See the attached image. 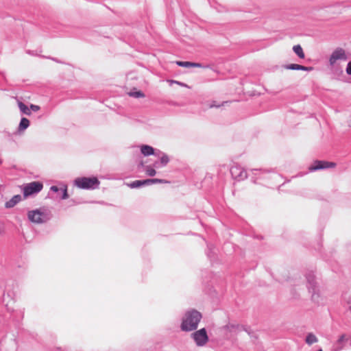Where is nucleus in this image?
Wrapping results in <instances>:
<instances>
[{
	"label": "nucleus",
	"instance_id": "35",
	"mask_svg": "<svg viewBox=\"0 0 351 351\" xmlns=\"http://www.w3.org/2000/svg\"><path fill=\"white\" fill-rule=\"evenodd\" d=\"M348 304L351 306V297H350L347 301Z\"/></svg>",
	"mask_w": 351,
	"mask_h": 351
},
{
	"label": "nucleus",
	"instance_id": "23",
	"mask_svg": "<svg viewBox=\"0 0 351 351\" xmlns=\"http://www.w3.org/2000/svg\"><path fill=\"white\" fill-rule=\"evenodd\" d=\"M145 171L147 175L151 177L154 176L156 173V170L154 168H152L150 166L145 167Z\"/></svg>",
	"mask_w": 351,
	"mask_h": 351
},
{
	"label": "nucleus",
	"instance_id": "1",
	"mask_svg": "<svg viewBox=\"0 0 351 351\" xmlns=\"http://www.w3.org/2000/svg\"><path fill=\"white\" fill-rule=\"evenodd\" d=\"M202 318V315L201 313L195 309L186 311L180 325L181 330L184 332H190L196 330Z\"/></svg>",
	"mask_w": 351,
	"mask_h": 351
},
{
	"label": "nucleus",
	"instance_id": "34",
	"mask_svg": "<svg viewBox=\"0 0 351 351\" xmlns=\"http://www.w3.org/2000/svg\"><path fill=\"white\" fill-rule=\"evenodd\" d=\"M172 82H175V83H176V84H180V85H181V86H186V85H185V84H184L183 83H182V82H177V81H172Z\"/></svg>",
	"mask_w": 351,
	"mask_h": 351
},
{
	"label": "nucleus",
	"instance_id": "31",
	"mask_svg": "<svg viewBox=\"0 0 351 351\" xmlns=\"http://www.w3.org/2000/svg\"><path fill=\"white\" fill-rule=\"evenodd\" d=\"M202 64L199 63L192 62L191 67H202Z\"/></svg>",
	"mask_w": 351,
	"mask_h": 351
},
{
	"label": "nucleus",
	"instance_id": "32",
	"mask_svg": "<svg viewBox=\"0 0 351 351\" xmlns=\"http://www.w3.org/2000/svg\"><path fill=\"white\" fill-rule=\"evenodd\" d=\"M47 58H49V59H51L53 61H55L56 62H58V63H62L61 61L58 60L57 58H51V57H46Z\"/></svg>",
	"mask_w": 351,
	"mask_h": 351
},
{
	"label": "nucleus",
	"instance_id": "33",
	"mask_svg": "<svg viewBox=\"0 0 351 351\" xmlns=\"http://www.w3.org/2000/svg\"><path fill=\"white\" fill-rule=\"evenodd\" d=\"M154 167H156V168H159L160 166V162L158 161H156L154 163Z\"/></svg>",
	"mask_w": 351,
	"mask_h": 351
},
{
	"label": "nucleus",
	"instance_id": "2",
	"mask_svg": "<svg viewBox=\"0 0 351 351\" xmlns=\"http://www.w3.org/2000/svg\"><path fill=\"white\" fill-rule=\"evenodd\" d=\"M51 217V213L44 208L30 210L27 213L28 219L34 223H43L48 221Z\"/></svg>",
	"mask_w": 351,
	"mask_h": 351
},
{
	"label": "nucleus",
	"instance_id": "30",
	"mask_svg": "<svg viewBox=\"0 0 351 351\" xmlns=\"http://www.w3.org/2000/svg\"><path fill=\"white\" fill-rule=\"evenodd\" d=\"M219 106H221V105L217 104H216V101H213V102H212V104L210 105V108H213V107H217V108H218V107H219Z\"/></svg>",
	"mask_w": 351,
	"mask_h": 351
},
{
	"label": "nucleus",
	"instance_id": "36",
	"mask_svg": "<svg viewBox=\"0 0 351 351\" xmlns=\"http://www.w3.org/2000/svg\"><path fill=\"white\" fill-rule=\"evenodd\" d=\"M139 166H140V167H143V166H144V163H143V161H141V162H140Z\"/></svg>",
	"mask_w": 351,
	"mask_h": 351
},
{
	"label": "nucleus",
	"instance_id": "15",
	"mask_svg": "<svg viewBox=\"0 0 351 351\" xmlns=\"http://www.w3.org/2000/svg\"><path fill=\"white\" fill-rule=\"evenodd\" d=\"M318 341V339L317 337L312 332L308 333L305 339V342L308 345H312L314 343H317Z\"/></svg>",
	"mask_w": 351,
	"mask_h": 351
},
{
	"label": "nucleus",
	"instance_id": "10",
	"mask_svg": "<svg viewBox=\"0 0 351 351\" xmlns=\"http://www.w3.org/2000/svg\"><path fill=\"white\" fill-rule=\"evenodd\" d=\"M50 190L57 193L61 199H66L69 197L66 186L59 188L57 186H51Z\"/></svg>",
	"mask_w": 351,
	"mask_h": 351
},
{
	"label": "nucleus",
	"instance_id": "11",
	"mask_svg": "<svg viewBox=\"0 0 351 351\" xmlns=\"http://www.w3.org/2000/svg\"><path fill=\"white\" fill-rule=\"evenodd\" d=\"M141 152L142 154H143L145 156H148L150 155L158 156L159 154L161 153V152L159 150H158V154L156 153L154 151V149L152 146H149L147 145H142L141 148Z\"/></svg>",
	"mask_w": 351,
	"mask_h": 351
},
{
	"label": "nucleus",
	"instance_id": "4",
	"mask_svg": "<svg viewBox=\"0 0 351 351\" xmlns=\"http://www.w3.org/2000/svg\"><path fill=\"white\" fill-rule=\"evenodd\" d=\"M43 188L42 182L38 181L32 182L24 186L23 191L25 198L39 193Z\"/></svg>",
	"mask_w": 351,
	"mask_h": 351
},
{
	"label": "nucleus",
	"instance_id": "8",
	"mask_svg": "<svg viewBox=\"0 0 351 351\" xmlns=\"http://www.w3.org/2000/svg\"><path fill=\"white\" fill-rule=\"evenodd\" d=\"M336 167V163L332 162H327L324 160H315L313 163L308 167L310 171H315L317 170L324 169L327 168H333Z\"/></svg>",
	"mask_w": 351,
	"mask_h": 351
},
{
	"label": "nucleus",
	"instance_id": "19",
	"mask_svg": "<svg viewBox=\"0 0 351 351\" xmlns=\"http://www.w3.org/2000/svg\"><path fill=\"white\" fill-rule=\"evenodd\" d=\"M241 325L239 324H226L221 328V330H227L232 332L234 330H240Z\"/></svg>",
	"mask_w": 351,
	"mask_h": 351
},
{
	"label": "nucleus",
	"instance_id": "24",
	"mask_svg": "<svg viewBox=\"0 0 351 351\" xmlns=\"http://www.w3.org/2000/svg\"><path fill=\"white\" fill-rule=\"evenodd\" d=\"M176 64L182 67H191L192 66V62L189 61H177Z\"/></svg>",
	"mask_w": 351,
	"mask_h": 351
},
{
	"label": "nucleus",
	"instance_id": "22",
	"mask_svg": "<svg viewBox=\"0 0 351 351\" xmlns=\"http://www.w3.org/2000/svg\"><path fill=\"white\" fill-rule=\"evenodd\" d=\"M129 95L135 98H141L145 97V94L141 90L131 91L129 93Z\"/></svg>",
	"mask_w": 351,
	"mask_h": 351
},
{
	"label": "nucleus",
	"instance_id": "12",
	"mask_svg": "<svg viewBox=\"0 0 351 351\" xmlns=\"http://www.w3.org/2000/svg\"><path fill=\"white\" fill-rule=\"evenodd\" d=\"M22 199L21 195H14L9 201L6 202L5 204V207L6 208H11L14 207L19 202H20Z\"/></svg>",
	"mask_w": 351,
	"mask_h": 351
},
{
	"label": "nucleus",
	"instance_id": "5",
	"mask_svg": "<svg viewBox=\"0 0 351 351\" xmlns=\"http://www.w3.org/2000/svg\"><path fill=\"white\" fill-rule=\"evenodd\" d=\"M191 337L199 347L205 346L209 340L206 330L204 328L193 332Z\"/></svg>",
	"mask_w": 351,
	"mask_h": 351
},
{
	"label": "nucleus",
	"instance_id": "39",
	"mask_svg": "<svg viewBox=\"0 0 351 351\" xmlns=\"http://www.w3.org/2000/svg\"><path fill=\"white\" fill-rule=\"evenodd\" d=\"M317 351H323L322 349H319Z\"/></svg>",
	"mask_w": 351,
	"mask_h": 351
},
{
	"label": "nucleus",
	"instance_id": "18",
	"mask_svg": "<svg viewBox=\"0 0 351 351\" xmlns=\"http://www.w3.org/2000/svg\"><path fill=\"white\" fill-rule=\"evenodd\" d=\"M128 185L130 188L134 189V188H139V187L145 186L146 184H145V180H138L132 182Z\"/></svg>",
	"mask_w": 351,
	"mask_h": 351
},
{
	"label": "nucleus",
	"instance_id": "27",
	"mask_svg": "<svg viewBox=\"0 0 351 351\" xmlns=\"http://www.w3.org/2000/svg\"><path fill=\"white\" fill-rule=\"evenodd\" d=\"M239 330H244L250 335H251V332H252V330L249 327H247V326H243V325H241Z\"/></svg>",
	"mask_w": 351,
	"mask_h": 351
},
{
	"label": "nucleus",
	"instance_id": "16",
	"mask_svg": "<svg viewBox=\"0 0 351 351\" xmlns=\"http://www.w3.org/2000/svg\"><path fill=\"white\" fill-rule=\"evenodd\" d=\"M293 51L297 54V56L300 58H304V53L303 51L302 47L300 45H294L293 47Z\"/></svg>",
	"mask_w": 351,
	"mask_h": 351
},
{
	"label": "nucleus",
	"instance_id": "37",
	"mask_svg": "<svg viewBox=\"0 0 351 351\" xmlns=\"http://www.w3.org/2000/svg\"><path fill=\"white\" fill-rule=\"evenodd\" d=\"M339 72H340V73H342L343 71L341 69H340Z\"/></svg>",
	"mask_w": 351,
	"mask_h": 351
},
{
	"label": "nucleus",
	"instance_id": "25",
	"mask_svg": "<svg viewBox=\"0 0 351 351\" xmlns=\"http://www.w3.org/2000/svg\"><path fill=\"white\" fill-rule=\"evenodd\" d=\"M286 69L289 70H299L300 64H289L284 66Z\"/></svg>",
	"mask_w": 351,
	"mask_h": 351
},
{
	"label": "nucleus",
	"instance_id": "3",
	"mask_svg": "<svg viewBox=\"0 0 351 351\" xmlns=\"http://www.w3.org/2000/svg\"><path fill=\"white\" fill-rule=\"evenodd\" d=\"M75 184L82 189H98L100 182L96 177H81L77 178L74 181Z\"/></svg>",
	"mask_w": 351,
	"mask_h": 351
},
{
	"label": "nucleus",
	"instance_id": "13",
	"mask_svg": "<svg viewBox=\"0 0 351 351\" xmlns=\"http://www.w3.org/2000/svg\"><path fill=\"white\" fill-rule=\"evenodd\" d=\"M29 124H30V122H29V119H27L25 117H22L20 121L19 127H18V131L19 132L24 131L29 126Z\"/></svg>",
	"mask_w": 351,
	"mask_h": 351
},
{
	"label": "nucleus",
	"instance_id": "21",
	"mask_svg": "<svg viewBox=\"0 0 351 351\" xmlns=\"http://www.w3.org/2000/svg\"><path fill=\"white\" fill-rule=\"evenodd\" d=\"M169 162V156L165 154H162V156L160 158V166L165 167L168 164Z\"/></svg>",
	"mask_w": 351,
	"mask_h": 351
},
{
	"label": "nucleus",
	"instance_id": "14",
	"mask_svg": "<svg viewBox=\"0 0 351 351\" xmlns=\"http://www.w3.org/2000/svg\"><path fill=\"white\" fill-rule=\"evenodd\" d=\"M18 106L21 112L23 114H25L28 116L31 115L32 112L30 111L29 108H28L24 103H23L22 101H19Z\"/></svg>",
	"mask_w": 351,
	"mask_h": 351
},
{
	"label": "nucleus",
	"instance_id": "28",
	"mask_svg": "<svg viewBox=\"0 0 351 351\" xmlns=\"http://www.w3.org/2000/svg\"><path fill=\"white\" fill-rule=\"evenodd\" d=\"M346 71L348 75H351V61L348 62L346 69Z\"/></svg>",
	"mask_w": 351,
	"mask_h": 351
},
{
	"label": "nucleus",
	"instance_id": "7",
	"mask_svg": "<svg viewBox=\"0 0 351 351\" xmlns=\"http://www.w3.org/2000/svg\"><path fill=\"white\" fill-rule=\"evenodd\" d=\"M230 173L232 177L237 180H243L247 178V173L245 170L238 164L231 167Z\"/></svg>",
	"mask_w": 351,
	"mask_h": 351
},
{
	"label": "nucleus",
	"instance_id": "38",
	"mask_svg": "<svg viewBox=\"0 0 351 351\" xmlns=\"http://www.w3.org/2000/svg\"><path fill=\"white\" fill-rule=\"evenodd\" d=\"M227 103H228V101H224V102H223L222 105H223V104H227Z\"/></svg>",
	"mask_w": 351,
	"mask_h": 351
},
{
	"label": "nucleus",
	"instance_id": "6",
	"mask_svg": "<svg viewBox=\"0 0 351 351\" xmlns=\"http://www.w3.org/2000/svg\"><path fill=\"white\" fill-rule=\"evenodd\" d=\"M348 59L345 50L337 47L334 50L329 58V64L333 66L337 60H347Z\"/></svg>",
	"mask_w": 351,
	"mask_h": 351
},
{
	"label": "nucleus",
	"instance_id": "17",
	"mask_svg": "<svg viewBox=\"0 0 351 351\" xmlns=\"http://www.w3.org/2000/svg\"><path fill=\"white\" fill-rule=\"evenodd\" d=\"M145 182L146 185L157 184V183H167L168 182V181H167L166 180L158 179V178L145 179Z\"/></svg>",
	"mask_w": 351,
	"mask_h": 351
},
{
	"label": "nucleus",
	"instance_id": "20",
	"mask_svg": "<svg viewBox=\"0 0 351 351\" xmlns=\"http://www.w3.org/2000/svg\"><path fill=\"white\" fill-rule=\"evenodd\" d=\"M348 339L346 337V335H341L339 339L337 340V348L336 349L334 350V351H339L341 350V349H343V346L341 345L342 343L345 341H347Z\"/></svg>",
	"mask_w": 351,
	"mask_h": 351
},
{
	"label": "nucleus",
	"instance_id": "9",
	"mask_svg": "<svg viewBox=\"0 0 351 351\" xmlns=\"http://www.w3.org/2000/svg\"><path fill=\"white\" fill-rule=\"evenodd\" d=\"M306 280L308 283V289L309 292L312 293L313 296L316 292V285L317 282L315 281V276L313 274L308 273L306 274Z\"/></svg>",
	"mask_w": 351,
	"mask_h": 351
},
{
	"label": "nucleus",
	"instance_id": "29",
	"mask_svg": "<svg viewBox=\"0 0 351 351\" xmlns=\"http://www.w3.org/2000/svg\"><path fill=\"white\" fill-rule=\"evenodd\" d=\"M40 106H37V105H34V104H31L30 105V107H29V109L34 111V112H36L38 110H40Z\"/></svg>",
	"mask_w": 351,
	"mask_h": 351
},
{
	"label": "nucleus",
	"instance_id": "40",
	"mask_svg": "<svg viewBox=\"0 0 351 351\" xmlns=\"http://www.w3.org/2000/svg\"><path fill=\"white\" fill-rule=\"evenodd\" d=\"M349 309L351 311V305L350 306Z\"/></svg>",
	"mask_w": 351,
	"mask_h": 351
},
{
	"label": "nucleus",
	"instance_id": "26",
	"mask_svg": "<svg viewBox=\"0 0 351 351\" xmlns=\"http://www.w3.org/2000/svg\"><path fill=\"white\" fill-rule=\"evenodd\" d=\"M300 68H299V70L305 71H311L314 69V68L313 66H305L300 65Z\"/></svg>",
	"mask_w": 351,
	"mask_h": 351
}]
</instances>
